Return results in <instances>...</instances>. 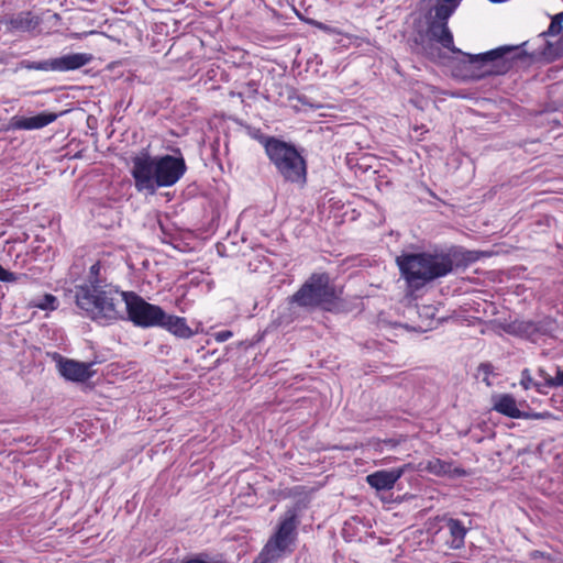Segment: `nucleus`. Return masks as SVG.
I'll return each mask as SVG.
<instances>
[{
  "mask_svg": "<svg viewBox=\"0 0 563 563\" xmlns=\"http://www.w3.org/2000/svg\"><path fill=\"white\" fill-rule=\"evenodd\" d=\"M479 255L475 251L459 247L433 252L409 253L397 257L396 262L406 282L415 288L451 274L460 267L475 263Z\"/></svg>",
  "mask_w": 563,
  "mask_h": 563,
  "instance_id": "obj_1",
  "label": "nucleus"
},
{
  "mask_svg": "<svg viewBox=\"0 0 563 563\" xmlns=\"http://www.w3.org/2000/svg\"><path fill=\"white\" fill-rule=\"evenodd\" d=\"M183 157L172 155L151 156L142 153L132 158L131 175L139 192L154 195L157 188L174 186L185 174Z\"/></svg>",
  "mask_w": 563,
  "mask_h": 563,
  "instance_id": "obj_2",
  "label": "nucleus"
},
{
  "mask_svg": "<svg viewBox=\"0 0 563 563\" xmlns=\"http://www.w3.org/2000/svg\"><path fill=\"white\" fill-rule=\"evenodd\" d=\"M124 294L111 285L90 283L76 288L75 300L85 317L109 325L124 319Z\"/></svg>",
  "mask_w": 563,
  "mask_h": 563,
  "instance_id": "obj_3",
  "label": "nucleus"
},
{
  "mask_svg": "<svg viewBox=\"0 0 563 563\" xmlns=\"http://www.w3.org/2000/svg\"><path fill=\"white\" fill-rule=\"evenodd\" d=\"M430 36L452 53L463 54L467 57V71L471 79H482L487 76L498 75L507 69L504 57L517 49V46H500L486 53L472 55L463 53L454 46L453 35L446 22H433L429 29Z\"/></svg>",
  "mask_w": 563,
  "mask_h": 563,
  "instance_id": "obj_4",
  "label": "nucleus"
},
{
  "mask_svg": "<svg viewBox=\"0 0 563 563\" xmlns=\"http://www.w3.org/2000/svg\"><path fill=\"white\" fill-rule=\"evenodd\" d=\"M297 515L287 511L279 520L275 532L269 537L253 563H276L291 554L297 540Z\"/></svg>",
  "mask_w": 563,
  "mask_h": 563,
  "instance_id": "obj_5",
  "label": "nucleus"
},
{
  "mask_svg": "<svg viewBox=\"0 0 563 563\" xmlns=\"http://www.w3.org/2000/svg\"><path fill=\"white\" fill-rule=\"evenodd\" d=\"M266 155L286 181L306 183V161L292 144L279 139L271 141L267 145Z\"/></svg>",
  "mask_w": 563,
  "mask_h": 563,
  "instance_id": "obj_6",
  "label": "nucleus"
},
{
  "mask_svg": "<svg viewBox=\"0 0 563 563\" xmlns=\"http://www.w3.org/2000/svg\"><path fill=\"white\" fill-rule=\"evenodd\" d=\"M336 297V290L330 284L329 275L316 273L292 295L291 301L303 308H314L331 305Z\"/></svg>",
  "mask_w": 563,
  "mask_h": 563,
  "instance_id": "obj_7",
  "label": "nucleus"
},
{
  "mask_svg": "<svg viewBox=\"0 0 563 563\" xmlns=\"http://www.w3.org/2000/svg\"><path fill=\"white\" fill-rule=\"evenodd\" d=\"M123 309L134 325L147 329L159 328L165 311L157 305L145 301L134 292L124 294Z\"/></svg>",
  "mask_w": 563,
  "mask_h": 563,
  "instance_id": "obj_8",
  "label": "nucleus"
},
{
  "mask_svg": "<svg viewBox=\"0 0 563 563\" xmlns=\"http://www.w3.org/2000/svg\"><path fill=\"white\" fill-rule=\"evenodd\" d=\"M92 59V56L87 53H73L66 54L56 58L30 62L23 60L22 67L29 70H42V71H69L79 69Z\"/></svg>",
  "mask_w": 563,
  "mask_h": 563,
  "instance_id": "obj_9",
  "label": "nucleus"
},
{
  "mask_svg": "<svg viewBox=\"0 0 563 563\" xmlns=\"http://www.w3.org/2000/svg\"><path fill=\"white\" fill-rule=\"evenodd\" d=\"M58 114L53 112H41L33 117L14 115L10 120V128L13 130H38L53 123Z\"/></svg>",
  "mask_w": 563,
  "mask_h": 563,
  "instance_id": "obj_10",
  "label": "nucleus"
},
{
  "mask_svg": "<svg viewBox=\"0 0 563 563\" xmlns=\"http://www.w3.org/2000/svg\"><path fill=\"white\" fill-rule=\"evenodd\" d=\"M407 465L393 470L376 471L366 476L367 484L376 490H389L404 475Z\"/></svg>",
  "mask_w": 563,
  "mask_h": 563,
  "instance_id": "obj_11",
  "label": "nucleus"
},
{
  "mask_svg": "<svg viewBox=\"0 0 563 563\" xmlns=\"http://www.w3.org/2000/svg\"><path fill=\"white\" fill-rule=\"evenodd\" d=\"M59 373L66 379L74 382H85L91 377V364L80 363L73 360H64L58 364Z\"/></svg>",
  "mask_w": 563,
  "mask_h": 563,
  "instance_id": "obj_12",
  "label": "nucleus"
},
{
  "mask_svg": "<svg viewBox=\"0 0 563 563\" xmlns=\"http://www.w3.org/2000/svg\"><path fill=\"white\" fill-rule=\"evenodd\" d=\"M492 400L493 409L498 413H501L511 419H520L527 417L526 413L518 408L516 399L510 394L495 395L493 396Z\"/></svg>",
  "mask_w": 563,
  "mask_h": 563,
  "instance_id": "obj_13",
  "label": "nucleus"
},
{
  "mask_svg": "<svg viewBox=\"0 0 563 563\" xmlns=\"http://www.w3.org/2000/svg\"><path fill=\"white\" fill-rule=\"evenodd\" d=\"M444 529L448 532L445 542L450 549L459 550L464 547L467 528L459 519H446Z\"/></svg>",
  "mask_w": 563,
  "mask_h": 563,
  "instance_id": "obj_14",
  "label": "nucleus"
},
{
  "mask_svg": "<svg viewBox=\"0 0 563 563\" xmlns=\"http://www.w3.org/2000/svg\"><path fill=\"white\" fill-rule=\"evenodd\" d=\"M159 328L168 331L180 339H189L194 335V331L189 328L186 319L183 317L164 313V318Z\"/></svg>",
  "mask_w": 563,
  "mask_h": 563,
  "instance_id": "obj_15",
  "label": "nucleus"
},
{
  "mask_svg": "<svg viewBox=\"0 0 563 563\" xmlns=\"http://www.w3.org/2000/svg\"><path fill=\"white\" fill-rule=\"evenodd\" d=\"M10 30L30 32L38 25V20L31 12H20L7 20Z\"/></svg>",
  "mask_w": 563,
  "mask_h": 563,
  "instance_id": "obj_16",
  "label": "nucleus"
},
{
  "mask_svg": "<svg viewBox=\"0 0 563 563\" xmlns=\"http://www.w3.org/2000/svg\"><path fill=\"white\" fill-rule=\"evenodd\" d=\"M514 330L516 332H518L519 334L525 335L532 340L537 335H539V328H538L537 321H532V320L516 321L514 323Z\"/></svg>",
  "mask_w": 563,
  "mask_h": 563,
  "instance_id": "obj_17",
  "label": "nucleus"
},
{
  "mask_svg": "<svg viewBox=\"0 0 563 563\" xmlns=\"http://www.w3.org/2000/svg\"><path fill=\"white\" fill-rule=\"evenodd\" d=\"M426 470L434 475H445L451 472V464L440 459L428 461Z\"/></svg>",
  "mask_w": 563,
  "mask_h": 563,
  "instance_id": "obj_18",
  "label": "nucleus"
},
{
  "mask_svg": "<svg viewBox=\"0 0 563 563\" xmlns=\"http://www.w3.org/2000/svg\"><path fill=\"white\" fill-rule=\"evenodd\" d=\"M31 306L41 310H55L58 306V300L55 296L46 294L43 298L33 299Z\"/></svg>",
  "mask_w": 563,
  "mask_h": 563,
  "instance_id": "obj_19",
  "label": "nucleus"
},
{
  "mask_svg": "<svg viewBox=\"0 0 563 563\" xmlns=\"http://www.w3.org/2000/svg\"><path fill=\"white\" fill-rule=\"evenodd\" d=\"M537 324L539 328L540 335H551L558 329V324H556L555 320H553L550 317H544V318L538 320Z\"/></svg>",
  "mask_w": 563,
  "mask_h": 563,
  "instance_id": "obj_20",
  "label": "nucleus"
},
{
  "mask_svg": "<svg viewBox=\"0 0 563 563\" xmlns=\"http://www.w3.org/2000/svg\"><path fill=\"white\" fill-rule=\"evenodd\" d=\"M544 55L551 59H556L563 55V38L555 42H548Z\"/></svg>",
  "mask_w": 563,
  "mask_h": 563,
  "instance_id": "obj_21",
  "label": "nucleus"
},
{
  "mask_svg": "<svg viewBox=\"0 0 563 563\" xmlns=\"http://www.w3.org/2000/svg\"><path fill=\"white\" fill-rule=\"evenodd\" d=\"M455 10L444 1L435 7V18L439 22H446V20L453 14Z\"/></svg>",
  "mask_w": 563,
  "mask_h": 563,
  "instance_id": "obj_22",
  "label": "nucleus"
},
{
  "mask_svg": "<svg viewBox=\"0 0 563 563\" xmlns=\"http://www.w3.org/2000/svg\"><path fill=\"white\" fill-rule=\"evenodd\" d=\"M563 29V12L555 14L552 18V21L549 25V29L547 32H544V35H558Z\"/></svg>",
  "mask_w": 563,
  "mask_h": 563,
  "instance_id": "obj_23",
  "label": "nucleus"
},
{
  "mask_svg": "<svg viewBox=\"0 0 563 563\" xmlns=\"http://www.w3.org/2000/svg\"><path fill=\"white\" fill-rule=\"evenodd\" d=\"M249 135L252 139L258 141L264 146L265 153L267 152L268 143H271V141H276L277 140V137L268 136V135L263 134L260 129H251L249 131Z\"/></svg>",
  "mask_w": 563,
  "mask_h": 563,
  "instance_id": "obj_24",
  "label": "nucleus"
},
{
  "mask_svg": "<svg viewBox=\"0 0 563 563\" xmlns=\"http://www.w3.org/2000/svg\"><path fill=\"white\" fill-rule=\"evenodd\" d=\"M520 385L527 390L529 388H531L532 386L537 387L539 390H540V387H541V384L539 383H534L532 377H531V374H530V371L528 368H525L522 372H521V379H520Z\"/></svg>",
  "mask_w": 563,
  "mask_h": 563,
  "instance_id": "obj_25",
  "label": "nucleus"
},
{
  "mask_svg": "<svg viewBox=\"0 0 563 563\" xmlns=\"http://www.w3.org/2000/svg\"><path fill=\"white\" fill-rule=\"evenodd\" d=\"M494 373V367L492 364L489 363H482L479 366H478V375H482V379L483 382L487 385V386H490L492 385V382L489 380V376Z\"/></svg>",
  "mask_w": 563,
  "mask_h": 563,
  "instance_id": "obj_26",
  "label": "nucleus"
},
{
  "mask_svg": "<svg viewBox=\"0 0 563 563\" xmlns=\"http://www.w3.org/2000/svg\"><path fill=\"white\" fill-rule=\"evenodd\" d=\"M547 387H563V369H558L554 377H547Z\"/></svg>",
  "mask_w": 563,
  "mask_h": 563,
  "instance_id": "obj_27",
  "label": "nucleus"
},
{
  "mask_svg": "<svg viewBox=\"0 0 563 563\" xmlns=\"http://www.w3.org/2000/svg\"><path fill=\"white\" fill-rule=\"evenodd\" d=\"M16 280V276L14 273L7 271L0 265V282L3 283H13Z\"/></svg>",
  "mask_w": 563,
  "mask_h": 563,
  "instance_id": "obj_28",
  "label": "nucleus"
},
{
  "mask_svg": "<svg viewBox=\"0 0 563 563\" xmlns=\"http://www.w3.org/2000/svg\"><path fill=\"white\" fill-rule=\"evenodd\" d=\"M233 335V333L229 330H222V331H219L217 333H214V339L217 342H225L228 341L229 339H231Z\"/></svg>",
  "mask_w": 563,
  "mask_h": 563,
  "instance_id": "obj_29",
  "label": "nucleus"
},
{
  "mask_svg": "<svg viewBox=\"0 0 563 563\" xmlns=\"http://www.w3.org/2000/svg\"><path fill=\"white\" fill-rule=\"evenodd\" d=\"M538 373H539V376L544 379V386H547V377H552V376L549 375L543 368H539Z\"/></svg>",
  "mask_w": 563,
  "mask_h": 563,
  "instance_id": "obj_30",
  "label": "nucleus"
},
{
  "mask_svg": "<svg viewBox=\"0 0 563 563\" xmlns=\"http://www.w3.org/2000/svg\"><path fill=\"white\" fill-rule=\"evenodd\" d=\"M99 269H100V266L98 263H96L90 267V274L93 276H97L99 274Z\"/></svg>",
  "mask_w": 563,
  "mask_h": 563,
  "instance_id": "obj_31",
  "label": "nucleus"
},
{
  "mask_svg": "<svg viewBox=\"0 0 563 563\" xmlns=\"http://www.w3.org/2000/svg\"><path fill=\"white\" fill-rule=\"evenodd\" d=\"M445 3L450 4L454 10L459 7L461 0H443Z\"/></svg>",
  "mask_w": 563,
  "mask_h": 563,
  "instance_id": "obj_32",
  "label": "nucleus"
}]
</instances>
